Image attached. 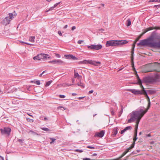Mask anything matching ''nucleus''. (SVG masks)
<instances>
[{"label": "nucleus", "mask_w": 160, "mask_h": 160, "mask_svg": "<svg viewBox=\"0 0 160 160\" xmlns=\"http://www.w3.org/2000/svg\"><path fill=\"white\" fill-rule=\"evenodd\" d=\"M148 108L145 110L140 108L133 111L130 114V118L128 121V123H130L136 121L134 133L135 135H137V130L138 124L142 117L148 111Z\"/></svg>", "instance_id": "f257e3e1"}, {"label": "nucleus", "mask_w": 160, "mask_h": 160, "mask_svg": "<svg viewBox=\"0 0 160 160\" xmlns=\"http://www.w3.org/2000/svg\"><path fill=\"white\" fill-rule=\"evenodd\" d=\"M148 72H160V63L155 62L148 64Z\"/></svg>", "instance_id": "f03ea898"}, {"label": "nucleus", "mask_w": 160, "mask_h": 160, "mask_svg": "<svg viewBox=\"0 0 160 160\" xmlns=\"http://www.w3.org/2000/svg\"><path fill=\"white\" fill-rule=\"evenodd\" d=\"M128 42L125 40H110L106 42V46L107 47L109 46H117L127 43Z\"/></svg>", "instance_id": "7ed1b4c3"}, {"label": "nucleus", "mask_w": 160, "mask_h": 160, "mask_svg": "<svg viewBox=\"0 0 160 160\" xmlns=\"http://www.w3.org/2000/svg\"><path fill=\"white\" fill-rule=\"evenodd\" d=\"M153 43L151 42L149 37L147 39L140 40L138 43H137L138 46H147L152 48Z\"/></svg>", "instance_id": "20e7f679"}, {"label": "nucleus", "mask_w": 160, "mask_h": 160, "mask_svg": "<svg viewBox=\"0 0 160 160\" xmlns=\"http://www.w3.org/2000/svg\"><path fill=\"white\" fill-rule=\"evenodd\" d=\"M15 11H14L12 13H10L9 14V16L7 17L3 20L4 23L7 25L10 23V21L13 18L16 17L17 15Z\"/></svg>", "instance_id": "39448f33"}, {"label": "nucleus", "mask_w": 160, "mask_h": 160, "mask_svg": "<svg viewBox=\"0 0 160 160\" xmlns=\"http://www.w3.org/2000/svg\"><path fill=\"white\" fill-rule=\"evenodd\" d=\"M149 38L151 42H157L154 41V40H160V34L157 33L155 31H153L151 35L149 37Z\"/></svg>", "instance_id": "423d86ee"}, {"label": "nucleus", "mask_w": 160, "mask_h": 160, "mask_svg": "<svg viewBox=\"0 0 160 160\" xmlns=\"http://www.w3.org/2000/svg\"><path fill=\"white\" fill-rule=\"evenodd\" d=\"M0 131L2 135H6L9 136L10 134L11 129L8 127H4L0 129Z\"/></svg>", "instance_id": "0eeeda50"}, {"label": "nucleus", "mask_w": 160, "mask_h": 160, "mask_svg": "<svg viewBox=\"0 0 160 160\" xmlns=\"http://www.w3.org/2000/svg\"><path fill=\"white\" fill-rule=\"evenodd\" d=\"M137 78V79L138 82V84H142L143 82H144L145 83H151L152 81L149 80L147 78H144L143 81H142L139 78L138 75V74L136 75Z\"/></svg>", "instance_id": "6e6552de"}, {"label": "nucleus", "mask_w": 160, "mask_h": 160, "mask_svg": "<svg viewBox=\"0 0 160 160\" xmlns=\"http://www.w3.org/2000/svg\"><path fill=\"white\" fill-rule=\"evenodd\" d=\"M102 46L101 44H98L97 45H92L88 46V48L97 50L101 49L102 48Z\"/></svg>", "instance_id": "1a4fd4ad"}, {"label": "nucleus", "mask_w": 160, "mask_h": 160, "mask_svg": "<svg viewBox=\"0 0 160 160\" xmlns=\"http://www.w3.org/2000/svg\"><path fill=\"white\" fill-rule=\"evenodd\" d=\"M49 63L53 64H58L60 65H64L65 63L60 60H53L52 61H50L48 62Z\"/></svg>", "instance_id": "9d476101"}, {"label": "nucleus", "mask_w": 160, "mask_h": 160, "mask_svg": "<svg viewBox=\"0 0 160 160\" xmlns=\"http://www.w3.org/2000/svg\"><path fill=\"white\" fill-rule=\"evenodd\" d=\"M40 60L42 59H44L46 60L47 58H50V57L49 56V55L44 53H40L38 54Z\"/></svg>", "instance_id": "9b49d317"}, {"label": "nucleus", "mask_w": 160, "mask_h": 160, "mask_svg": "<svg viewBox=\"0 0 160 160\" xmlns=\"http://www.w3.org/2000/svg\"><path fill=\"white\" fill-rule=\"evenodd\" d=\"M127 90L131 92L132 93L135 95H142L143 93V92L141 90H138L129 89Z\"/></svg>", "instance_id": "f8f14e48"}, {"label": "nucleus", "mask_w": 160, "mask_h": 160, "mask_svg": "<svg viewBox=\"0 0 160 160\" xmlns=\"http://www.w3.org/2000/svg\"><path fill=\"white\" fill-rule=\"evenodd\" d=\"M105 132V131L102 130L99 132H96L94 136L95 137H97L99 138H102L104 135Z\"/></svg>", "instance_id": "ddd939ff"}, {"label": "nucleus", "mask_w": 160, "mask_h": 160, "mask_svg": "<svg viewBox=\"0 0 160 160\" xmlns=\"http://www.w3.org/2000/svg\"><path fill=\"white\" fill-rule=\"evenodd\" d=\"M142 95H144L145 97L147 99L148 102V108H149L150 105V99L149 98V97L148 95V94L147 93V92H146V91L145 90H144V92H143Z\"/></svg>", "instance_id": "4468645a"}, {"label": "nucleus", "mask_w": 160, "mask_h": 160, "mask_svg": "<svg viewBox=\"0 0 160 160\" xmlns=\"http://www.w3.org/2000/svg\"><path fill=\"white\" fill-rule=\"evenodd\" d=\"M64 57H65L67 59H72L73 60L77 59V58L76 57L71 54L64 55Z\"/></svg>", "instance_id": "2eb2a0df"}, {"label": "nucleus", "mask_w": 160, "mask_h": 160, "mask_svg": "<svg viewBox=\"0 0 160 160\" xmlns=\"http://www.w3.org/2000/svg\"><path fill=\"white\" fill-rule=\"evenodd\" d=\"M152 48L160 49V41L153 43Z\"/></svg>", "instance_id": "dca6fc26"}, {"label": "nucleus", "mask_w": 160, "mask_h": 160, "mask_svg": "<svg viewBox=\"0 0 160 160\" xmlns=\"http://www.w3.org/2000/svg\"><path fill=\"white\" fill-rule=\"evenodd\" d=\"M88 63L95 66H98V64H100L101 63L99 61L96 62L92 60H88Z\"/></svg>", "instance_id": "f3484780"}, {"label": "nucleus", "mask_w": 160, "mask_h": 160, "mask_svg": "<svg viewBox=\"0 0 160 160\" xmlns=\"http://www.w3.org/2000/svg\"><path fill=\"white\" fill-rule=\"evenodd\" d=\"M134 50H132V49L131 51V60L132 62V66L133 67V68L134 69H135L134 66V62H133V54H134Z\"/></svg>", "instance_id": "a211bd4d"}, {"label": "nucleus", "mask_w": 160, "mask_h": 160, "mask_svg": "<svg viewBox=\"0 0 160 160\" xmlns=\"http://www.w3.org/2000/svg\"><path fill=\"white\" fill-rule=\"evenodd\" d=\"M118 128L117 127L114 128L113 130L112 136L113 137H115L118 132Z\"/></svg>", "instance_id": "6ab92c4d"}, {"label": "nucleus", "mask_w": 160, "mask_h": 160, "mask_svg": "<svg viewBox=\"0 0 160 160\" xmlns=\"http://www.w3.org/2000/svg\"><path fill=\"white\" fill-rule=\"evenodd\" d=\"M146 92H147V93H148L149 94H153L156 92V90L154 89L148 90H147Z\"/></svg>", "instance_id": "aec40b11"}, {"label": "nucleus", "mask_w": 160, "mask_h": 160, "mask_svg": "<svg viewBox=\"0 0 160 160\" xmlns=\"http://www.w3.org/2000/svg\"><path fill=\"white\" fill-rule=\"evenodd\" d=\"M135 142H133L131 145V146L128 148H127L126 151H127V152L129 151V150L133 148L135 145Z\"/></svg>", "instance_id": "412c9836"}, {"label": "nucleus", "mask_w": 160, "mask_h": 160, "mask_svg": "<svg viewBox=\"0 0 160 160\" xmlns=\"http://www.w3.org/2000/svg\"><path fill=\"white\" fill-rule=\"evenodd\" d=\"M147 32V31H145V32H142L139 36L136 39L135 41H136V42L137 41H138V40H139L140 38H141V36L142 35H143L146 32Z\"/></svg>", "instance_id": "4be33fe9"}, {"label": "nucleus", "mask_w": 160, "mask_h": 160, "mask_svg": "<svg viewBox=\"0 0 160 160\" xmlns=\"http://www.w3.org/2000/svg\"><path fill=\"white\" fill-rule=\"evenodd\" d=\"M35 38L34 36H31L29 38V41L32 42H34Z\"/></svg>", "instance_id": "5701e85b"}, {"label": "nucleus", "mask_w": 160, "mask_h": 160, "mask_svg": "<svg viewBox=\"0 0 160 160\" xmlns=\"http://www.w3.org/2000/svg\"><path fill=\"white\" fill-rule=\"evenodd\" d=\"M31 82H34L38 85H39L40 84V82L39 80H37L36 81H31Z\"/></svg>", "instance_id": "b1692460"}, {"label": "nucleus", "mask_w": 160, "mask_h": 160, "mask_svg": "<svg viewBox=\"0 0 160 160\" xmlns=\"http://www.w3.org/2000/svg\"><path fill=\"white\" fill-rule=\"evenodd\" d=\"M50 140L52 141L51 142H50V143L51 144H52L54 143V142L56 140V139L53 138H50Z\"/></svg>", "instance_id": "393cba45"}, {"label": "nucleus", "mask_w": 160, "mask_h": 160, "mask_svg": "<svg viewBox=\"0 0 160 160\" xmlns=\"http://www.w3.org/2000/svg\"><path fill=\"white\" fill-rule=\"evenodd\" d=\"M74 76L75 78H76L77 77L80 78L82 77L81 76L79 75L78 72H74Z\"/></svg>", "instance_id": "a878e982"}, {"label": "nucleus", "mask_w": 160, "mask_h": 160, "mask_svg": "<svg viewBox=\"0 0 160 160\" xmlns=\"http://www.w3.org/2000/svg\"><path fill=\"white\" fill-rule=\"evenodd\" d=\"M52 82V80H50L47 82L46 83L45 86L46 87L48 86L50 84L51 82Z\"/></svg>", "instance_id": "bb28decb"}, {"label": "nucleus", "mask_w": 160, "mask_h": 160, "mask_svg": "<svg viewBox=\"0 0 160 160\" xmlns=\"http://www.w3.org/2000/svg\"><path fill=\"white\" fill-rule=\"evenodd\" d=\"M43 130L47 131V132H50V130L48 128H41Z\"/></svg>", "instance_id": "cd10ccee"}, {"label": "nucleus", "mask_w": 160, "mask_h": 160, "mask_svg": "<svg viewBox=\"0 0 160 160\" xmlns=\"http://www.w3.org/2000/svg\"><path fill=\"white\" fill-rule=\"evenodd\" d=\"M33 59L34 60H40V59L39 58V57L38 56V55L34 57H33Z\"/></svg>", "instance_id": "c85d7f7f"}, {"label": "nucleus", "mask_w": 160, "mask_h": 160, "mask_svg": "<svg viewBox=\"0 0 160 160\" xmlns=\"http://www.w3.org/2000/svg\"><path fill=\"white\" fill-rule=\"evenodd\" d=\"M127 153V151L126 150L123 153L122 155L120 157V158H121L123 157Z\"/></svg>", "instance_id": "c756f323"}, {"label": "nucleus", "mask_w": 160, "mask_h": 160, "mask_svg": "<svg viewBox=\"0 0 160 160\" xmlns=\"http://www.w3.org/2000/svg\"><path fill=\"white\" fill-rule=\"evenodd\" d=\"M127 153V151L126 150L123 153L122 155L120 157V158H121L123 157Z\"/></svg>", "instance_id": "7c9ffc66"}, {"label": "nucleus", "mask_w": 160, "mask_h": 160, "mask_svg": "<svg viewBox=\"0 0 160 160\" xmlns=\"http://www.w3.org/2000/svg\"><path fill=\"white\" fill-rule=\"evenodd\" d=\"M127 153V151L126 150L123 153L122 155L120 157V158H121L123 157Z\"/></svg>", "instance_id": "2f4dec72"}, {"label": "nucleus", "mask_w": 160, "mask_h": 160, "mask_svg": "<svg viewBox=\"0 0 160 160\" xmlns=\"http://www.w3.org/2000/svg\"><path fill=\"white\" fill-rule=\"evenodd\" d=\"M127 153V151L126 150L123 153L122 155L120 157V158H121L123 157Z\"/></svg>", "instance_id": "473e14b6"}, {"label": "nucleus", "mask_w": 160, "mask_h": 160, "mask_svg": "<svg viewBox=\"0 0 160 160\" xmlns=\"http://www.w3.org/2000/svg\"><path fill=\"white\" fill-rule=\"evenodd\" d=\"M127 153V151L126 150L123 153L122 155L120 157V158H121L123 157Z\"/></svg>", "instance_id": "72a5a7b5"}, {"label": "nucleus", "mask_w": 160, "mask_h": 160, "mask_svg": "<svg viewBox=\"0 0 160 160\" xmlns=\"http://www.w3.org/2000/svg\"><path fill=\"white\" fill-rule=\"evenodd\" d=\"M127 26H129L131 24V21L129 19H128L127 21Z\"/></svg>", "instance_id": "f704fd0d"}, {"label": "nucleus", "mask_w": 160, "mask_h": 160, "mask_svg": "<svg viewBox=\"0 0 160 160\" xmlns=\"http://www.w3.org/2000/svg\"><path fill=\"white\" fill-rule=\"evenodd\" d=\"M88 60H85L83 61H81V62L82 63L84 64H88Z\"/></svg>", "instance_id": "c9c22d12"}, {"label": "nucleus", "mask_w": 160, "mask_h": 160, "mask_svg": "<svg viewBox=\"0 0 160 160\" xmlns=\"http://www.w3.org/2000/svg\"><path fill=\"white\" fill-rule=\"evenodd\" d=\"M125 128L126 129L127 131L128 130H131L132 129V128L131 126H128L126 128Z\"/></svg>", "instance_id": "e433bc0d"}, {"label": "nucleus", "mask_w": 160, "mask_h": 160, "mask_svg": "<svg viewBox=\"0 0 160 160\" xmlns=\"http://www.w3.org/2000/svg\"><path fill=\"white\" fill-rule=\"evenodd\" d=\"M160 2V0H150L149 2Z\"/></svg>", "instance_id": "4c0bfd02"}, {"label": "nucleus", "mask_w": 160, "mask_h": 160, "mask_svg": "<svg viewBox=\"0 0 160 160\" xmlns=\"http://www.w3.org/2000/svg\"><path fill=\"white\" fill-rule=\"evenodd\" d=\"M139 84L140 85V87L141 88H142V90L141 91L143 92H144V90H145V89H144V88L143 87V86H142V84Z\"/></svg>", "instance_id": "58836bf2"}, {"label": "nucleus", "mask_w": 160, "mask_h": 160, "mask_svg": "<svg viewBox=\"0 0 160 160\" xmlns=\"http://www.w3.org/2000/svg\"><path fill=\"white\" fill-rule=\"evenodd\" d=\"M137 135H136V136L135 135V133H134V138L133 139V142H135V141L137 140V139L138 138L137 137Z\"/></svg>", "instance_id": "ea45409f"}, {"label": "nucleus", "mask_w": 160, "mask_h": 160, "mask_svg": "<svg viewBox=\"0 0 160 160\" xmlns=\"http://www.w3.org/2000/svg\"><path fill=\"white\" fill-rule=\"evenodd\" d=\"M54 8V6L52 7H50V8L49 9L47 10L46 11V12H48L50 10H53Z\"/></svg>", "instance_id": "a19ab883"}, {"label": "nucleus", "mask_w": 160, "mask_h": 160, "mask_svg": "<svg viewBox=\"0 0 160 160\" xmlns=\"http://www.w3.org/2000/svg\"><path fill=\"white\" fill-rule=\"evenodd\" d=\"M123 108H122L119 112V114L118 115L119 117H120L121 116V114H122V113L123 112Z\"/></svg>", "instance_id": "79ce46f5"}, {"label": "nucleus", "mask_w": 160, "mask_h": 160, "mask_svg": "<svg viewBox=\"0 0 160 160\" xmlns=\"http://www.w3.org/2000/svg\"><path fill=\"white\" fill-rule=\"evenodd\" d=\"M136 43V41H134V44L132 45V49L134 50L135 47V44Z\"/></svg>", "instance_id": "37998d69"}, {"label": "nucleus", "mask_w": 160, "mask_h": 160, "mask_svg": "<svg viewBox=\"0 0 160 160\" xmlns=\"http://www.w3.org/2000/svg\"><path fill=\"white\" fill-rule=\"evenodd\" d=\"M80 86H81L82 88H84L85 87L84 85L81 82L80 83Z\"/></svg>", "instance_id": "c03bdc74"}, {"label": "nucleus", "mask_w": 160, "mask_h": 160, "mask_svg": "<svg viewBox=\"0 0 160 160\" xmlns=\"http://www.w3.org/2000/svg\"><path fill=\"white\" fill-rule=\"evenodd\" d=\"M55 56L58 58H60L61 57V56L58 54H55Z\"/></svg>", "instance_id": "a18cd8bd"}, {"label": "nucleus", "mask_w": 160, "mask_h": 160, "mask_svg": "<svg viewBox=\"0 0 160 160\" xmlns=\"http://www.w3.org/2000/svg\"><path fill=\"white\" fill-rule=\"evenodd\" d=\"M75 151L76 152H83V151L82 150H80V149H76L75 150Z\"/></svg>", "instance_id": "49530a36"}, {"label": "nucleus", "mask_w": 160, "mask_h": 160, "mask_svg": "<svg viewBox=\"0 0 160 160\" xmlns=\"http://www.w3.org/2000/svg\"><path fill=\"white\" fill-rule=\"evenodd\" d=\"M147 29H148V30H146V31H147V32H148V31L152 30L154 29V28H153L152 27H149V28H148Z\"/></svg>", "instance_id": "de8ad7c7"}, {"label": "nucleus", "mask_w": 160, "mask_h": 160, "mask_svg": "<svg viewBox=\"0 0 160 160\" xmlns=\"http://www.w3.org/2000/svg\"><path fill=\"white\" fill-rule=\"evenodd\" d=\"M20 42L21 43H25V44H28V45H32V44H29V43H27V42H22V41H20Z\"/></svg>", "instance_id": "09e8293b"}, {"label": "nucleus", "mask_w": 160, "mask_h": 160, "mask_svg": "<svg viewBox=\"0 0 160 160\" xmlns=\"http://www.w3.org/2000/svg\"><path fill=\"white\" fill-rule=\"evenodd\" d=\"M59 97L61 98H64L65 97V96L63 95H60Z\"/></svg>", "instance_id": "8fccbe9b"}, {"label": "nucleus", "mask_w": 160, "mask_h": 160, "mask_svg": "<svg viewBox=\"0 0 160 160\" xmlns=\"http://www.w3.org/2000/svg\"><path fill=\"white\" fill-rule=\"evenodd\" d=\"M83 42H84V41H83V40H79L78 41V44H81Z\"/></svg>", "instance_id": "3c124183"}, {"label": "nucleus", "mask_w": 160, "mask_h": 160, "mask_svg": "<svg viewBox=\"0 0 160 160\" xmlns=\"http://www.w3.org/2000/svg\"><path fill=\"white\" fill-rule=\"evenodd\" d=\"M28 120V121L30 122H33V120L32 119H29V118H28V119H27V120Z\"/></svg>", "instance_id": "603ef678"}, {"label": "nucleus", "mask_w": 160, "mask_h": 160, "mask_svg": "<svg viewBox=\"0 0 160 160\" xmlns=\"http://www.w3.org/2000/svg\"><path fill=\"white\" fill-rule=\"evenodd\" d=\"M60 2H59L58 3H57L55 4L54 5V7L55 8L58 5H59L60 3Z\"/></svg>", "instance_id": "864d4df0"}, {"label": "nucleus", "mask_w": 160, "mask_h": 160, "mask_svg": "<svg viewBox=\"0 0 160 160\" xmlns=\"http://www.w3.org/2000/svg\"><path fill=\"white\" fill-rule=\"evenodd\" d=\"M87 148H91V149H94V148H95V147H92V146H88L87 147Z\"/></svg>", "instance_id": "5fc2aeb1"}, {"label": "nucleus", "mask_w": 160, "mask_h": 160, "mask_svg": "<svg viewBox=\"0 0 160 160\" xmlns=\"http://www.w3.org/2000/svg\"><path fill=\"white\" fill-rule=\"evenodd\" d=\"M58 33L59 34V35L60 36H62V34L61 32L60 31H58Z\"/></svg>", "instance_id": "6e6d98bb"}, {"label": "nucleus", "mask_w": 160, "mask_h": 160, "mask_svg": "<svg viewBox=\"0 0 160 160\" xmlns=\"http://www.w3.org/2000/svg\"><path fill=\"white\" fill-rule=\"evenodd\" d=\"M154 29H155L156 30L157 29H160V27H155L154 28Z\"/></svg>", "instance_id": "4d7b16f0"}, {"label": "nucleus", "mask_w": 160, "mask_h": 160, "mask_svg": "<svg viewBox=\"0 0 160 160\" xmlns=\"http://www.w3.org/2000/svg\"><path fill=\"white\" fill-rule=\"evenodd\" d=\"M18 141L19 142H20L22 143L23 142V140L21 139H19L18 140Z\"/></svg>", "instance_id": "13d9d810"}, {"label": "nucleus", "mask_w": 160, "mask_h": 160, "mask_svg": "<svg viewBox=\"0 0 160 160\" xmlns=\"http://www.w3.org/2000/svg\"><path fill=\"white\" fill-rule=\"evenodd\" d=\"M29 132H31L32 134H36V133L34 132H33V131H32V130H30L29 131Z\"/></svg>", "instance_id": "bf43d9fd"}, {"label": "nucleus", "mask_w": 160, "mask_h": 160, "mask_svg": "<svg viewBox=\"0 0 160 160\" xmlns=\"http://www.w3.org/2000/svg\"><path fill=\"white\" fill-rule=\"evenodd\" d=\"M76 27L75 26H73L72 27L71 29L72 31H73L76 29Z\"/></svg>", "instance_id": "052dcab7"}, {"label": "nucleus", "mask_w": 160, "mask_h": 160, "mask_svg": "<svg viewBox=\"0 0 160 160\" xmlns=\"http://www.w3.org/2000/svg\"><path fill=\"white\" fill-rule=\"evenodd\" d=\"M114 113L115 112L114 111L112 110L111 112V113L112 115H114Z\"/></svg>", "instance_id": "680f3d73"}, {"label": "nucleus", "mask_w": 160, "mask_h": 160, "mask_svg": "<svg viewBox=\"0 0 160 160\" xmlns=\"http://www.w3.org/2000/svg\"><path fill=\"white\" fill-rule=\"evenodd\" d=\"M93 90H91L89 92V94H91L93 93Z\"/></svg>", "instance_id": "e2e57ef3"}, {"label": "nucleus", "mask_w": 160, "mask_h": 160, "mask_svg": "<svg viewBox=\"0 0 160 160\" xmlns=\"http://www.w3.org/2000/svg\"><path fill=\"white\" fill-rule=\"evenodd\" d=\"M124 132L122 130L121 131L120 133L121 134H123Z\"/></svg>", "instance_id": "0e129e2a"}, {"label": "nucleus", "mask_w": 160, "mask_h": 160, "mask_svg": "<svg viewBox=\"0 0 160 160\" xmlns=\"http://www.w3.org/2000/svg\"><path fill=\"white\" fill-rule=\"evenodd\" d=\"M77 95V94L76 93H72V95L73 96H75L76 95Z\"/></svg>", "instance_id": "69168bd1"}, {"label": "nucleus", "mask_w": 160, "mask_h": 160, "mask_svg": "<svg viewBox=\"0 0 160 160\" xmlns=\"http://www.w3.org/2000/svg\"><path fill=\"white\" fill-rule=\"evenodd\" d=\"M67 27H68V25H66L64 26V27H63V28L65 29V28H67Z\"/></svg>", "instance_id": "338daca9"}, {"label": "nucleus", "mask_w": 160, "mask_h": 160, "mask_svg": "<svg viewBox=\"0 0 160 160\" xmlns=\"http://www.w3.org/2000/svg\"><path fill=\"white\" fill-rule=\"evenodd\" d=\"M72 85V84H66V85H67V86H71Z\"/></svg>", "instance_id": "774afa93"}]
</instances>
